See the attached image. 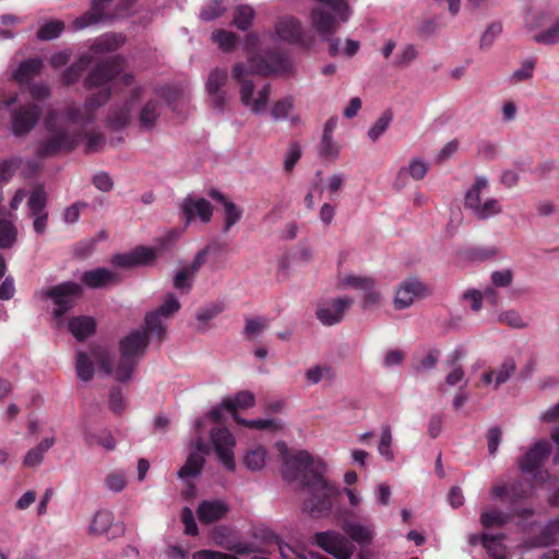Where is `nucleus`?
Instances as JSON below:
<instances>
[{"label": "nucleus", "instance_id": "obj_1", "mask_svg": "<svg viewBox=\"0 0 559 559\" xmlns=\"http://www.w3.org/2000/svg\"><path fill=\"white\" fill-rule=\"evenodd\" d=\"M276 449L282 456V475L287 481H295L302 475V486L307 497L302 501V511L313 519L334 515V503L340 497L341 490L323 474L325 465L321 461H314L307 451H297L290 454L286 443L276 442Z\"/></svg>", "mask_w": 559, "mask_h": 559}, {"label": "nucleus", "instance_id": "obj_49", "mask_svg": "<svg viewBox=\"0 0 559 559\" xmlns=\"http://www.w3.org/2000/svg\"><path fill=\"white\" fill-rule=\"evenodd\" d=\"M269 326V320L263 317L247 318L245 324V334L249 338H254L263 333Z\"/></svg>", "mask_w": 559, "mask_h": 559}, {"label": "nucleus", "instance_id": "obj_25", "mask_svg": "<svg viewBox=\"0 0 559 559\" xmlns=\"http://www.w3.org/2000/svg\"><path fill=\"white\" fill-rule=\"evenodd\" d=\"M209 197L223 204L225 211L223 233L227 234L230 228L240 221L242 216V210L238 207L234 202L229 201L225 194L216 189H211L209 191Z\"/></svg>", "mask_w": 559, "mask_h": 559}, {"label": "nucleus", "instance_id": "obj_42", "mask_svg": "<svg viewBox=\"0 0 559 559\" xmlns=\"http://www.w3.org/2000/svg\"><path fill=\"white\" fill-rule=\"evenodd\" d=\"M75 370L80 380L88 382L94 377V366L91 358L84 352H78L75 357Z\"/></svg>", "mask_w": 559, "mask_h": 559}, {"label": "nucleus", "instance_id": "obj_14", "mask_svg": "<svg viewBox=\"0 0 559 559\" xmlns=\"http://www.w3.org/2000/svg\"><path fill=\"white\" fill-rule=\"evenodd\" d=\"M210 437L218 461L228 471H235L234 448L236 447V439L234 435L226 427H212Z\"/></svg>", "mask_w": 559, "mask_h": 559}, {"label": "nucleus", "instance_id": "obj_47", "mask_svg": "<svg viewBox=\"0 0 559 559\" xmlns=\"http://www.w3.org/2000/svg\"><path fill=\"white\" fill-rule=\"evenodd\" d=\"M393 120V114L390 109H386L373 123L368 131V138L376 142L386 131L390 123Z\"/></svg>", "mask_w": 559, "mask_h": 559}, {"label": "nucleus", "instance_id": "obj_17", "mask_svg": "<svg viewBox=\"0 0 559 559\" xmlns=\"http://www.w3.org/2000/svg\"><path fill=\"white\" fill-rule=\"evenodd\" d=\"M353 302L354 300L349 297H337L324 301L318 306L317 318L324 325L337 324L343 320L346 310Z\"/></svg>", "mask_w": 559, "mask_h": 559}, {"label": "nucleus", "instance_id": "obj_18", "mask_svg": "<svg viewBox=\"0 0 559 559\" xmlns=\"http://www.w3.org/2000/svg\"><path fill=\"white\" fill-rule=\"evenodd\" d=\"M155 257L156 252L152 247H135L128 253L114 255L111 262L117 267L133 269L152 263Z\"/></svg>", "mask_w": 559, "mask_h": 559}, {"label": "nucleus", "instance_id": "obj_35", "mask_svg": "<svg viewBox=\"0 0 559 559\" xmlns=\"http://www.w3.org/2000/svg\"><path fill=\"white\" fill-rule=\"evenodd\" d=\"M224 310L225 305L221 301L211 302L201 308L195 316L197 330L199 332H205L209 328V322L221 314Z\"/></svg>", "mask_w": 559, "mask_h": 559}, {"label": "nucleus", "instance_id": "obj_27", "mask_svg": "<svg viewBox=\"0 0 559 559\" xmlns=\"http://www.w3.org/2000/svg\"><path fill=\"white\" fill-rule=\"evenodd\" d=\"M126 41L122 34L107 33L96 38L90 47L92 59L98 55L112 52L119 49Z\"/></svg>", "mask_w": 559, "mask_h": 559}, {"label": "nucleus", "instance_id": "obj_41", "mask_svg": "<svg viewBox=\"0 0 559 559\" xmlns=\"http://www.w3.org/2000/svg\"><path fill=\"white\" fill-rule=\"evenodd\" d=\"M373 286H376L374 280L362 275H347L338 282V287L342 289L352 287L364 293L368 289L370 290Z\"/></svg>", "mask_w": 559, "mask_h": 559}, {"label": "nucleus", "instance_id": "obj_55", "mask_svg": "<svg viewBox=\"0 0 559 559\" xmlns=\"http://www.w3.org/2000/svg\"><path fill=\"white\" fill-rule=\"evenodd\" d=\"M224 12L225 8L222 0H212L201 10L200 16L204 21H212L223 15Z\"/></svg>", "mask_w": 559, "mask_h": 559}, {"label": "nucleus", "instance_id": "obj_64", "mask_svg": "<svg viewBox=\"0 0 559 559\" xmlns=\"http://www.w3.org/2000/svg\"><path fill=\"white\" fill-rule=\"evenodd\" d=\"M92 182L95 186V188L103 192H109L114 188L112 179L105 171H99L96 175H94Z\"/></svg>", "mask_w": 559, "mask_h": 559}, {"label": "nucleus", "instance_id": "obj_24", "mask_svg": "<svg viewBox=\"0 0 559 559\" xmlns=\"http://www.w3.org/2000/svg\"><path fill=\"white\" fill-rule=\"evenodd\" d=\"M528 491L522 488V483L518 481L508 486L502 481H496L490 489V497L493 500L508 501L511 504L519 500L525 499Z\"/></svg>", "mask_w": 559, "mask_h": 559}, {"label": "nucleus", "instance_id": "obj_62", "mask_svg": "<svg viewBox=\"0 0 559 559\" xmlns=\"http://www.w3.org/2000/svg\"><path fill=\"white\" fill-rule=\"evenodd\" d=\"M502 32V26L500 23L490 24L487 29L484 32L480 39V48H489L493 43L495 38Z\"/></svg>", "mask_w": 559, "mask_h": 559}, {"label": "nucleus", "instance_id": "obj_53", "mask_svg": "<svg viewBox=\"0 0 559 559\" xmlns=\"http://www.w3.org/2000/svg\"><path fill=\"white\" fill-rule=\"evenodd\" d=\"M534 41L543 45H554L559 41V20L548 29L533 36Z\"/></svg>", "mask_w": 559, "mask_h": 559}, {"label": "nucleus", "instance_id": "obj_40", "mask_svg": "<svg viewBox=\"0 0 559 559\" xmlns=\"http://www.w3.org/2000/svg\"><path fill=\"white\" fill-rule=\"evenodd\" d=\"M131 120V105L126 103L111 109L108 116V124L114 130L123 129Z\"/></svg>", "mask_w": 559, "mask_h": 559}, {"label": "nucleus", "instance_id": "obj_29", "mask_svg": "<svg viewBox=\"0 0 559 559\" xmlns=\"http://www.w3.org/2000/svg\"><path fill=\"white\" fill-rule=\"evenodd\" d=\"M43 68L44 62L40 58H29L20 63L12 76L20 84H24L38 75Z\"/></svg>", "mask_w": 559, "mask_h": 559}, {"label": "nucleus", "instance_id": "obj_11", "mask_svg": "<svg viewBox=\"0 0 559 559\" xmlns=\"http://www.w3.org/2000/svg\"><path fill=\"white\" fill-rule=\"evenodd\" d=\"M255 404V396L250 391H240L234 396L226 397L214 407L206 417L203 419H199L195 423V428L198 433L200 429L205 425L207 420H212L216 424H221L223 421L224 412H230L234 416V413H237V409H247L253 407Z\"/></svg>", "mask_w": 559, "mask_h": 559}, {"label": "nucleus", "instance_id": "obj_3", "mask_svg": "<svg viewBox=\"0 0 559 559\" xmlns=\"http://www.w3.org/2000/svg\"><path fill=\"white\" fill-rule=\"evenodd\" d=\"M354 516V511L336 508L334 519L347 537L336 531H325L314 534V543L335 559H350L355 551L353 542L370 545L376 534L373 525L356 522Z\"/></svg>", "mask_w": 559, "mask_h": 559}, {"label": "nucleus", "instance_id": "obj_30", "mask_svg": "<svg viewBox=\"0 0 559 559\" xmlns=\"http://www.w3.org/2000/svg\"><path fill=\"white\" fill-rule=\"evenodd\" d=\"M311 20L313 27L322 35H332L338 27L335 16L322 8L312 10Z\"/></svg>", "mask_w": 559, "mask_h": 559}, {"label": "nucleus", "instance_id": "obj_6", "mask_svg": "<svg viewBox=\"0 0 559 559\" xmlns=\"http://www.w3.org/2000/svg\"><path fill=\"white\" fill-rule=\"evenodd\" d=\"M58 116V112L52 110L46 117L45 126L48 135L37 151V155L41 158L71 153L81 140L82 133L70 131L64 123L59 121Z\"/></svg>", "mask_w": 559, "mask_h": 559}, {"label": "nucleus", "instance_id": "obj_23", "mask_svg": "<svg viewBox=\"0 0 559 559\" xmlns=\"http://www.w3.org/2000/svg\"><path fill=\"white\" fill-rule=\"evenodd\" d=\"M228 511L229 506L223 500H204L199 504L197 514L201 523L210 524L225 518Z\"/></svg>", "mask_w": 559, "mask_h": 559}, {"label": "nucleus", "instance_id": "obj_48", "mask_svg": "<svg viewBox=\"0 0 559 559\" xmlns=\"http://www.w3.org/2000/svg\"><path fill=\"white\" fill-rule=\"evenodd\" d=\"M212 39L217 43L222 50L229 52L236 47L238 37L233 32L216 29L212 33Z\"/></svg>", "mask_w": 559, "mask_h": 559}, {"label": "nucleus", "instance_id": "obj_58", "mask_svg": "<svg viewBox=\"0 0 559 559\" xmlns=\"http://www.w3.org/2000/svg\"><path fill=\"white\" fill-rule=\"evenodd\" d=\"M294 103L292 97L277 100L271 111L272 117L275 120L287 118L289 111L293 109Z\"/></svg>", "mask_w": 559, "mask_h": 559}, {"label": "nucleus", "instance_id": "obj_21", "mask_svg": "<svg viewBox=\"0 0 559 559\" xmlns=\"http://www.w3.org/2000/svg\"><path fill=\"white\" fill-rule=\"evenodd\" d=\"M498 255L496 248L461 247L456 252L457 264L468 266L493 260Z\"/></svg>", "mask_w": 559, "mask_h": 559}, {"label": "nucleus", "instance_id": "obj_45", "mask_svg": "<svg viewBox=\"0 0 559 559\" xmlns=\"http://www.w3.org/2000/svg\"><path fill=\"white\" fill-rule=\"evenodd\" d=\"M481 544L492 559H504L507 549L499 537L483 535Z\"/></svg>", "mask_w": 559, "mask_h": 559}, {"label": "nucleus", "instance_id": "obj_34", "mask_svg": "<svg viewBox=\"0 0 559 559\" xmlns=\"http://www.w3.org/2000/svg\"><path fill=\"white\" fill-rule=\"evenodd\" d=\"M428 171V166L420 159H412L408 164V167H403L399 170L395 186H404L406 181V177L411 176L415 180H421Z\"/></svg>", "mask_w": 559, "mask_h": 559}, {"label": "nucleus", "instance_id": "obj_63", "mask_svg": "<svg viewBox=\"0 0 559 559\" xmlns=\"http://www.w3.org/2000/svg\"><path fill=\"white\" fill-rule=\"evenodd\" d=\"M418 56L417 49L414 45H406L401 52L399 53V58L395 62L397 67H406L411 62H413Z\"/></svg>", "mask_w": 559, "mask_h": 559}, {"label": "nucleus", "instance_id": "obj_4", "mask_svg": "<svg viewBox=\"0 0 559 559\" xmlns=\"http://www.w3.org/2000/svg\"><path fill=\"white\" fill-rule=\"evenodd\" d=\"M147 346L145 331L134 330L120 341L121 360L114 370L110 356L106 348L95 347L92 349V358L98 364L105 374H112L118 381L124 382L131 378L132 371Z\"/></svg>", "mask_w": 559, "mask_h": 559}, {"label": "nucleus", "instance_id": "obj_33", "mask_svg": "<svg viewBox=\"0 0 559 559\" xmlns=\"http://www.w3.org/2000/svg\"><path fill=\"white\" fill-rule=\"evenodd\" d=\"M92 63V56L88 53L82 55L78 61L72 63L69 68H67L62 75L61 82L70 86L79 81L85 69Z\"/></svg>", "mask_w": 559, "mask_h": 559}, {"label": "nucleus", "instance_id": "obj_56", "mask_svg": "<svg viewBox=\"0 0 559 559\" xmlns=\"http://www.w3.org/2000/svg\"><path fill=\"white\" fill-rule=\"evenodd\" d=\"M497 321L513 329H522L526 325L523 318L514 310H508L500 313Z\"/></svg>", "mask_w": 559, "mask_h": 559}, {"label": "nucleus", "instance_id": "obj_37", "mask_svg": "<svg viewBox=\"0 0 559 559\" xmlns=\"http://www.w3.org/2000/svg\"><path fill=\"white\" fill-rule=\"evenodd\" d=\"M55 438H45L24 456L23 464L26 467H36L41 464L45 453L53 445Z\"/></svg>", "mask_w": 559, "mask_h": 559}, {"label": "nucleus", "instance_id": "obj_32", "mask_svg": "<svg viewBox=\"0 0 559 559\" xmlns=\"http://www.w3.org/2000/svg\"><path fill=\"white\" fill-rule=\"evenodd\" d=\"M69 331L80 342L95 332V321L92 317H75L69 321Z\"/></svg>", "mask_w": 559, "mask_h": 559}, {"label": "nucleus", "instance_id": "obj_43", "mask_svg": "<svg viewBox=\"0 0 559 559\" xmlns=\"http://www.w3.org/2000/svg\"><path fill=\"white\" fill-rule=\"evenodd\" d=\"M254 19V10L247 4L238 5L235 9L233 24L241 31H247Z\"/></svg>", "mask_w": 559, "mask_h": 559}, {"label": "nucleus", "instance_id": "obj_2", "mask_svg": "<svg viewBox=\"0 0 559 559\" xmlns=\"http://www.w3.org/2000/svg\"><path fill=\"white\" fill-rule=\"evenodd\" d=\"M292 69V63L288 57L276 49L265 50L263 53L249 57V68L243 63H236L233 67V79L239 85V96L241 104L249 108L254 115L261 114L270 99L271 85L264 84L258 90V96L254 98L257 85L253 81L252 74L262 76L272 73H287Z\"/></svg>", "mask_w": 559, "mask_h": 559}, {"label": "nucleus", "instance_id": "obj_13", "mask_svg": "<svg viewBox=\"0 0 559 559\" xmlns=\"http://www.w3.org/2000/svg\"><path fill=\"white\" fill-rule=\"evenodd\" d=\"M82 286L73 282L61 283L45 293L46 298L53 300L56 308L53 314L57 319L63 317L82 296Z\"/></svg>", "mask_w": 559, "mask_h": 559}, {"label": "nucleus", "instance_id": "obj_36", "mask_svg": "<svg viewBox=\"0 0 559 559\" xmlns=\"http://www.w3.org/2000/svg\"><path fill=\"white\" fill-rule=\"evenodd\" d=\"M511 519V514L501 510L488 507L485 508L480 513V524L485 528L500 527L507 524Z\"/></svg>", "mask_w": 559, "mask_h": 559}, {"label": "nucleus", "instance_id": "obj_52", "mask_svg": "<svg viewBox=\"0 0 559 559\" xmlns=\"http://www.w3.org/2000/svg\"><path fill=\"white\" fill-rule=\"evenodd\" d=\"M46 193L41 188H36L29 195L28 207L32 215H37L45 212Z\"/></svg>", "mask_w": 559, "mask_h": 559}, {"label": "nucleus", "instance_id": "obj_20", "mask_svg": "<svg viewBox=\"0 0 559 559\" xmlns=\"http://www.w3.org/2000/svg\"><path fill=\"white\" fill-rule=\"evenodd\" d=\"M182 215L187 225L195 218L205 224L212 218L213 207L203 198H187L182 203Z\"/></svg>", "mask_w": 559, "mask_h": 559}, {"label": "nucleus", "instance_id": "obj_22", "mask_svg": "<svg viewBox=\"0 0 559 559\" xmlns=\"http://www.w3.org/2000/svg\"><path fill=\"white\" fill-rule=\"evenodd\" d=\"M175 311V299L169 298L156 311L146 314L145 324L148 331L162 337L166 331L165 320L169 319Z\"/></svg>", "mask_w": 559, "mask_h": 559}, {"label": "nucleus", "instance_id": "obj_46", "mask_svg": "<svg viewBox=\"0 0 559 559\" xmlns=\"http://www.w3.org/2000/svg\"><path fill=\"white\" fill-rule=\"evenodd\" d=\"M64 23L53 20L41 25L37 31V38L40 40H52L58 38L64 29Z\"/></svg>", "mask_w": 559, "mask_h": 559}, {"label": "nucleus", "instance_id": "obj_19", "mask_svg": "<svg viewBox=\"0 0 559 559\" xmlns=\"http://www.w3.org/2000/svg\"><path fill=\"white\" fill-rule=\"evenodd\" d=\"M83 285L92 289H103L115 286L122 281L118 272L105 267H96L82 274Z\"/></svg>", "mask_w": 559, "mask_h": 559}, {"label": "nucleus", "instance_id": "obj_54", "mask_svg": "<svg viewBox=\"0 0 559 559\" xmlns=\"http://www.w3.org/2000/svg\"><path fill=\"white\" fill-rule=\"evenodd\" d=\"M319 154L328 160H334L338 156V147L334 144L332 136L322 135L319 143Z\"/></svg>", "mask_w": 559, "mask_h": 559}, {"label": "nucleus", "instance_id": "obj_59", "mask_svg": "<svg viewBox=\"0 0 559 559\" xmlns=\"http://www.w3.org/2000/svg\"><path fill=\"white\" fill-rule=\"evenodd\" d=\"M439 350L430 349L423 358L419 359L415 367L416 371L424 372L433 369L439 360Z\"/></svg>", "mask_w": 559, "mask_h": 559}, {"label": "nucleus", "instance_id": "obj_15", "mask_svg": "<svg viewBox=\"0 0 559 559\" xmlns=\"http://www.w3.org/2000/svg\"><path fill=\"white\" fill-rule=\"evenodd\" d=\"M41 116V108L34 103H28L15 108L12 112V130L15 135L29 133L37 124Z\"/></svg>", "mask_w": 559, "mask_h": 559}, {"label": "nucleus", "instance_id": "obj_50", "mask_svg": "<svg viewBox=\"0 0 559 559\" xmlns=\"http://www.w3.org/2000/svg\"><path fill=\"white\" fill-rule=\"evenodd\" d=\"M515 369L516 366L514 360L507 359L498 369L492 370L495 374V389H498L501 384L506 383L515 371Z\"/></svg>", "mask_w": 559, "mask_h": 559}, {"label": "nucleus", "instance_id": "obj_7", "mask_svg": "<svg viewBox=\"0 0 559 559\" xmlns=\"http://www.w3.org/2000/svg\"><path fill=\"white\" fill-rule=\"evenodd\" d=\"M210 450L211 445L198 435L195 449L188 455L186 463L177 472V476L183 483L181 495L187 499L193 498L197 495V488L191 480L201 474L205 463L204 455L207 454Z\"/></svg>", "mask_w": 559, "mask_h": 559}, {"label": "nucleus", "instance_id": "obj_61", "mask_svg": "<svg viewBox=\"0 0 559 559\" xmlns=\"http://www.w3.org/2000/svg\"><path fill=\"white\" fill-rule=\"evenodd\" d=\"M301 157V147L298 143L290 144L284 160V169L290 173Z\"/></svg>", "mask_w": 559, "mask_h": 559}, {"label": "nucleus", "instance_id": "obj_38", "mask_svg": "<svg viewBox=\"0 0 559 559\" xmlns=\"http://www.w3.org/2000/svg\"><path fill=\"white\" fill-rule=\"evenodd\" d=\"M266 450L262 445H254L249 449L243 456V465L252 471L258 472L265 467Z\"/></svg>", "mask_w": 559, "mask_h": 559}, {"label": "nucleus", "instance_id": "obj_8", "mask_svg": "<svg viewBox=\"0 0 559 559\" xmlns=\"http://www.w3.org/2000/svg\"><path fill=\"white\" fill-rule=\"evenodd\" d=\"M487 188V178L477 176L473 186L465 193V207L469 210L477 219H488L502 212V206L497 199L491 198L481 201V192Z\"/></svg>", "mask_w": 559, "mask_h": 559}, {"label": "nucleus", "instance_id": "obj_10", "mask_svg": "<svg viewBox=\"0 0 559 559\" xmlns=\"http://www.w3.org/2000/svg\"><path fill=\"white\" fill-rule=\"evenodd\" d=\"M228 82V71L225 68H214L207 76L205 91L209 97V106L216 112L223 114L228 109L231 96H229L226 85Z\"/></svg>", "mask_w": 559, "mask_h": 559}, {"label": "nucleus", "instance_id": "obj_51", "mask_svg": "<svg viewBox=\"0 0 559 559\" xmlns=\"http://www.w3.org/2000/svg\"><path fill=\"white\" fill-rule=\"evenodd\" d=\"M105 487L115 493L121 492L127 486V477L124 473L111 472L104 479Z\"/></svg>", "mask_w": 559, "mask_h": 559}, {"label": "nucleus", "instance_id": "obj_60", "mask_svg": "<svg viewBox=\"0 0 559 559\" xmlns=\"http://www.w3.org/2000/svg\"><path fill=\"white\" fill-rule=\"evenodd\" d=\"M332 376L330 367L314 366L306 371V378L311 384H317L325 377L332 378Z\"/></svg>", "mask_w": 559, "mask_h": 559}, {"label": "nucleus", "instance_id": "obj_9", "mask_svg": "<svg viewBox=\"0 0 559 559\" xmlns=\"http://www.w3.org/2000/svg\"><path fill=\"white\" fill-rule=\"evenodd\" d=\"M222 257V247H204L194 255L191 264L182 265L177 270V296L191 292L197 273L207 260L217 263Z\"/></svg>", "mask_w": 559, "mask_h": 559}, {"label": "nucleus", "instance_id": "obj_31", "mask_svg": "<svg viewBox=\"0 0 559 559\" xmlns=\"http://www.w3.org/2000/svg\"><path fill=\"white\" fill-rule=\"evenodd\" d=\"M114 513L109 510H98L95 512L88 526V533L93 536L109 535L114 523Z\"/></svg>", "mask_w": 559, "mask_h": 559}, {"label": "nucleus", "instance_id": "obj_5", "mask_svg": "<svg viewBox=\"0 0 559 559\" xmlns=\"http://www.w3.org/2000/svg\"><path fill=\"white\" fill-rule=\"evenodd\" d=\"M123 59L120 56L107 58L97 63L84 79V87L87 90L103 87L97 93L91 94L85 99L87 120H94V112L106 104L111 96V88L107 86L123 69Z\"/></svg>", "mask_w": 559, "mask_h": 559}, {"label": "nucleus", "instance_id": "obj_12", "mask_svg": "<svg viewBox=\"0 0 559 559\" xmlns=\"http://www.w3.org/2000/svg\"><path fill=\"white\" fill-rule=\"evenodd\" d=\"M551 444L549 441L542 439L537 441L523 457L518 460L519 467L524 473L533 474L537 483L544 484L550 478L545 469H539V466L546 457L550 454Z\"/></svg>", "mask_w": 559, "mask_h": 559}, {"label": "nucleus", "instance_id": "obj_16", "mask_svg": "<svg viewBox=\"0 0 559 559\" xmlns=\"http://www.w3.org/2000/svg\"><path fill=\"white\" fill-rule=\"evenodd\" d=\"M426 296L425 285L416 278H406L395 289L394 308L403 310L409 308L417 299Z\"/></svg>", "mask_w": 559, "mask_h": 559}, {"label": "nucleus", "instance_id": "obj_57", "mask_svg": "<svg viewBox=\"0 0 559 559\" xmlns=\"http://www.w3.org/2000/svg\"><path fill=\"white\" fill-rule=\"evenodd\" d=\"M16 234V228L12 222L0 219V245H13Z\"/></svg>", "mask_w": 559, "mask_h": 559}, {"label": "nucleus", "instance_id": "obj_39", "mask_svg": "<svg viewBox=\"0 0 559 559\" xmlns=\"http://www.w3.org/2000/svg\"><path fill=\"white\" fill-rule=\"evenodd\" d=\"M160 103L156 99L148 100L140 111L139 120L141 128L151 130L155 127L160 114Z\"/></svg>", "mask_w": 559, "mask_h": 559}, {"label": "nucleus", "instance_id": "obj_44", "mask_svg": "<svg viewBox=\"0 0 559 559\" xmlns=\"http://www.w3.org/2000/svg\"><path fill=\"white\" fill-rule=\"evenodd\" d=\"M234 419L238 424L255 430H280L281 425L274 419H252L248 420L234 413Z\"/></svg>", "mask_w": 559, "mask_h": 559}, {"label": "nucleus", "instance_id": "obj_28", "mask_svg": "<svg viewBox=\"0 0 559 559\" xmlns=\"http://www.w3.org/2000/svg\"><path fill=\"white\" fill-rule=\"evenodd\" d=\"M278 37L288 43H298L301 39L302 27L299 21L293 16L281 17L276 23Z\"/></svg>", "mask_w": 559, "mask_h": 559}, {"label": "nucleus", "instance_id": "obj_26", "mask_svg": "<svg viewBox=\"0 0 559 559\" xmlns=\"http://www.w3.org/2000/svg\"><path fill=\"white\" fill-rule=\"evenodd\" d=\"M111 1L112 0H91V10L73 21V29H84L91 25L98 23L104 17L105 8Z\"/></svg>", "mask_w": 559, "mask_h": 559}]
</instances>
